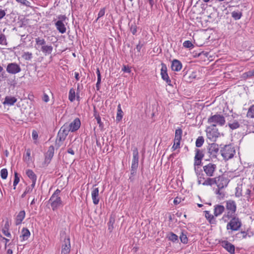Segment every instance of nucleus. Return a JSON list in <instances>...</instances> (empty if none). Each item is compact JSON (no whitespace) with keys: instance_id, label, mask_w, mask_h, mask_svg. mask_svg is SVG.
<instances>
[{"instance_id":"nucleus-1","label":"nucleus","mask_w":254,"mask_h":254,"mask_svg":"<svg viewBox=\"0 0 254 254\" xmlns=\"http://www.w3.org/2000/svg\"><path fill=\"white\" fill-rule=\"evenodd\" d=\"M225 207L226 211L223 214L221 220L224 222L226 223L233 216L235 215L237 205L235 201L228 200L225 201Z\"/></svg>"},{"instance_id":"nucleus-2","label":"nucleus","mask_w":254,"mask_h":254,"mask_svg":"<svg viewBox=\"0 0 254 254\" xmlns=\"http://www.w3.org/2000/svg\"><path fill=\"white\" fill-rule=\"evenodd\" d=\"M227 222L226 229L229 234L239 231L242 225L241 220L236 216H233Z\"/></svg>"},{"instance_id":"nucleus-3","label":"nucleus","mask_w":254,"mask_h":254,"mask_svg":"<svg viewBox=\"0 0 254 254\" xmlns=\"http://www.w3.org/2000/svg\"><path fill=\"white\" fill-rule=\"evenodd\" d=\"M207 122L210 124L211 126L216 127L217 126H223L225 124L226 121L222 115L216 114L209 117Z\"/></svg>"},{"instance_id":"nucleus-4","label":"nucleus","mask_w":254,"mask_h":254,"mask_svg":"<svg viewBox=\"0 0 254 254\" xmlns=\"http://www.w3.org/2000/svg\"><path fill=\"white\" fill-rule=\"evenodd\" d=\"M61 235L62 239H64L62 241L61 254H69L71 248L70 238L66 236L64 232Z\"/></svg>"},{"instance_id":"nucleus-5","label":"nucleus","mask_w":254,"mask_h":254,"mask_svg":"<svg viewBox=\"0 0 254 254\" xmlns=\"http://www.w3.org/2000/svg\"><path fill=\"white\" fill-rule=\"evenodd\" d=\"M205 131L207 138L210 141H216L217 138L220 136V133L216 127L208 126L206 127Z\"/></svg>"},{"instance_id":"nucleus-6","label":"nucleus","mask_w":254,"mask_h":254,"mask_svg":"<svg viewBox=\"0 0 254 254\" xmlns=\"http://www.w3.org/2000/svg\"><path fill=\"white\" fill-rule=\"evenodd\" d=\"M229 182L230 180L228 178V175L226 174H223L215 178V184L219 189H223L226 187Z\"/></svg>"},{"instance_id":"nucleus-7","label":"nucleus","mask_w":254,"mask_h":254,"mask_svg":"<svg viewBox=\"0 0 254 254\" xmlns=\"http://www.w3.org/2000/svg\"><path fill=\"white\" fill-rule=\"evenodd\" d=\"M58 20L55 23V26L60 33L64 34L66 32V30L65 23H66L67 18L64 15H60L58 16Z\"/></svg>"},{"instance_id":"nucleus-8","label":"nucleus","mask_w":254,"mask_h":254,"mask_svg":"<svg viewBox=\"0 0 254 254\" xmlns=\"http://www.w3.org/2000/svg\"><path fill=\"white\" fill-rule=\"evenodd\" d=\"M221 156L224 159H231L235 154V149L231 145H225L220 151Z\"/></svg>"},{"instance_id":"nucleus-9","label":"nucleus","mask_w":254,"mask_h":254,"mask_svg":"<svg viewBox=\"0 0 254 254\" xmlns=\"http://www.w3.org/2000/svg\"><path fill=\"white\" fill-rule=\"evenodd\" d=\"M220 152H219L218 145L215 143H211L209 147L208 148V155L210 158H215L219 154Z\"/></svg>"},{"instance_id":"nucleus-10","label":"nucleus","mask_w":254,"mask_h":254,"mask_svg":"<svg viewBox=\"0 0 254 254\" xmlns=\"http://www.w3.org/2000/svg\"><path fill=\"white\" fill-rule=\"evenodd\" d=\"M49 201L53 210L57 209L58 207L63 205L62 201L60 196H55L52 195Z\"/></svg>"},{"instance_id":"nucleus-11","label":"nucleus","mask_w":254,"mask_h":254,"mask_svg":"<svg viewBox=\"0 0 254 254\" xmlns=\"http://www.w3.org/2000/svg\"><path fill=\"white\" fill-rule=\"evenodd\" d=\"M21 71L20 66L16 63H10L8 64L6 67V71L11 74H16Z\"/></svg>"},{"instance_id":"nucleus-12","label":"nucleus","mask_w":254,"mask_h":254,"mask_svg":"<svg viewBox=\"0 0 254 254\" xmlns=\"http://www.w3.org/2000/svg\"><path fill=\"white\" fill-rule=\"evenodd\" d=\"M161 75L162 78L169 85H171V81L167 73V67L164 64H161Z\"/></svg>"},{"instance_id":"nucleus-13","label":"nucleus","mask_w":254,"mask_h":254,"mask_svg":"<svg viewBox=\"0 0 254 254\" xmlns=\"http://www.w3.org/2000/svg\"><path fill=\"white\" fill-rule=\"evenodd\" d=\"M222 246L231 254L235 253V247L234 245L229 243L227 241H223L221 242Z\"/></svg>"},{"instance_id":"nucleus-14","label":"nucleus","mask_w":254,"mask_h":254,"mask_svg":"<svg viewBox=\"0 0 254 254\" xmlns=\"http://www.w3.org/2000/svg\"><path fill=\"white\" fill-rule=\"evenodd\" d=\"M216 169L215 164H209L203 167L204 171L208 176L211 177L213 175V173Z\"/></svg>"},{"instance_id":"nucleus-15","label":"nucleus","mask_w":254,"mask_h":254,"mask_svg":"<svg viewBox=\"0 0 254 254\" xmlns=\"http://www.w3.org/2000/svg\"><path fill=\"white\" fill-rule=\"evenodd\" d=\"M81 125L80 121L78 118L75 119L69 125V130L74 132L80 127Z\"/></svg>"},{"instance_id":"nucleus-16","label":"nucleus","mask_w":254,"mask_h":254,"mask_svg":"<svg viewBox=\"0 0 254 254\" xmlns=\"http://www.w3.org/2000/svg\"><path fill=\"white\" fill-rule=\"evenodd\" d=\"M225 210V207L220 204H217L214 206V215L218 217L221 215Z\"/></svg>"},{"instance_id":"nucleus-17","label":"nucleus","mask_w":254,"mask_h":254,"mask_svg":"<svg viewBox=\"0 0 254 254\" xmlns=\"http://www.w3.org/2000/svg\"><path fill=\"white\" fill-rule=\"evenodd\" d=\"M91 196L93 202L94 204H98L99 202V189L97 188H94L91 192Z\"/></svg>"},{"instance_id":"nucleus-18","label":"nucleus","mask_w":254,"mask_h":254,"mask_svg":"<svg viewBox=\"0 0 254 254\" xmlns=\"http://www.w3.org/2000/svg\"><path fill=\"white\" fill-rule=\"evenodd\" d=\"M182 68L181 62L178 60H174L172 62L171 68L173 71H180Z\"/></svg>"},{"instance_id":"nucleus-19","label":"nucleus","mask_w":254,"mask_h":254,"mask_svg":"<svg viewBox=\"0 0 254 254\" xmlns=\"http://www.w3.org/2000/svg\"><path fill=\"white\" fill-rule=\"evenodd\" d=\"M49 163V160H36V161L34 162L35 167L38 168L45 167Z\"/></svg>"},{"instance_id":"nucleus-20","label":"nucleus","mask_w":254,"mask_h":254,"mask_svg":"<svg viewBox=\"0 0 254 254\" xmlns=\"http://www.w3.org/2000/svg\"><path fill=\"white\" fill-rule=\"evenodd\" d=\"M205 217L207 221L211 224L215 225L217 223V220L215 218L214 215L211 214L209 211H205L204 212Z\"/></svg>"},{"instance_id":"nucleus-21","label":"nucleus","mask_w":254,"mask_h":254,"mask_svg":"<svg viewBox=\"0 0 254 254\" xmlns=\"http://www.w3.org/2000/svg\"><path fill=\"white\" fill-rule=\"evenodd\" d=\"M228 126L232 130L238 128L240 126L239 120L236 119L230 120L228 123Z\"/></svg>"},{"instance_id":"nucleus-22","label":"nucleus","mask_w":254,"mask_h":254,"mask_svg":"<svg viewBox=\"0 0 254 254\" xmlns=\"http://www.w3.org/2000/svg\"><path fill=\"white\" fill-rule=\"evenodd\" d=\"M25 217V212L24 210L20 211L17 215L15 218V224L18 225L20 224Z\"/></svg>"},{"instance_id":"nucleus-23","label":"nucleus","mask_w":254,"mask_h":254,"mask_svg":"<svg viewBox=\"0 0 254 254\" xmlns=\"http://www.w3.org/2000/svg\"><path fill=\"white\" fill-rule=\"evenodd\" d=\"M17 101V99L14 97L6 96L4 101L3 102V105L12 106Z\"/></svg>"},{"instance_id":"nucleus-24","label":"nucleus","mask_w":254,"mask_h":254,"mask_svg":"<svg viewBox=\"0 0 254 254\" xmlns=\"http://www.w3.org/2000/svg\"><path fill=\"white\" fill-rule=\"evenodd\" d=\"M30 235V232L27 228H23L21 231V235L20 238L22 239L23 241L27 240Z\"/></svg>"},{"instance_id":"nucleus-25","label":"nucleus","mask_w":254,"mask_h":254,"mask_svg":"<svg viewBox=\"0 0 254 254\" xmlns=\"http://www.w3.org/2000/svg\"><path fill=\"white\" fill-rule=\"evenodd\" d=\"M41 50L42 52L46 55H49L52 52L53 47L51 45H45L44 46H42L41 47Z\"/></svg>"},{"instance_id":"nucleus-26","label":"nucleus","mask_w":254,"mask_h":254,"mask_svg":"<svg viewBox=\"0 0 254 254\" xmlns=\"http://www.w3.org/2000/svg\"><path fill=\"white\" fill-rule=\"evenodd\" d=\"M123 116V112L122 111V108H121V104H119L118 105L117 108V114L116 116V121L118 122H120L122 120V118Z\"/></svg>"},{"instance_id":"nucleus-27","label":"nucleus","mask_w":254,"mask_h":254,"mask_svg":"<svg viewBox=\"0 0 254 254\" xmlns=\"http://www.w3.org/2000/svg\"><path fill=\"white\" fill-rule=\"evenodd\" d=\"M54 146H50L46 153V159H52L54 156Z\"/></svg>"},{"instance_id":"nucleus-28","label":"nucleus","mask_w":254,"mask_h":254,"mask_svg":"<svg viewBox=\"0 0 254 254\" xmlns=\"http://www.w3.org/2000/svg\"><path fill=\"white\" fill-rule=\"evenodd\" d=\"M35 42L36 47L37 48H39L40 46H44L45 45H46V41L44 39L41 38L40 37L36 38L35 39Z\"/></svg>"},{"instance_id":"nucleus-29","label":"nucleus","mask_w":254,"mask_h":254,"mask_svg":"<svg viewBox=\"0 0 254 254\" xmlns=\"http://www.w3.org/2000/svg\"><path fill=\"white\" fill-rule=\"evenodd\" d=\"M26 174L29 179L32 181L37 180V177L35 174L31 170L28 169L26 170Z\"/></svg>"},{"instance_id":"nucleus-30","label":"nucleus","mask_w":254,"mask_h":254,"mask_svg":"<svg viewBox=\"0 0 254 254\" xmlns=\"http://www.w3.org/2000/svg\"><path fill=\"white\" fill-rule=\"evenodd\" d=\"M182 132L183 131L181 128H177L175 131L174 140L181 141L182 139Z\"/></svg>"},{"instance_id":"nucleus-31","label":"nucleus","mask_w":254,"mask_h":254,"mask_svg":"<svg viewBox=\"0 0 254 254\" xmlns=\"http://www.w3.org/2000/svg\"><path fill=\"white\" fill-rule=\"evenodd\" d=\"M214 181L215 178H208L206 180L203 181V182L202 183V185L203 186H212L215 184Z\"/></svg>"},{"instance_id":"nucleus-32","label":"nucleus","mask_w":254,"mask_h":254,"mask_svg":"<svg viewBox=\"0 0 254 254\" xmlns=\"http://www.w3.org/2000/svg\"><path fill=\"white\" fill-rule=\"evenodd\" d=\"M167 238L173 242H176L178 241V236L172 232H170L168 234Z\"/></svg>"},{"instance_id":"nucleus-33","label":"nucleus","mask_w":254,"mask_h":254,"mask_svg":"<svg viewBox=\"0 0 254 254\" xmlns=\"http://www.w3.org/2000/svg\"><path fill=\"white\" fill-rule=\"evenodd\" d=\"M68 99L70 102H73L75 99V91L73 88H71L69 91Z\"/></svg>"},{"instance_id":"nucleus-34","label":"nucleus","mask_w":254,"mask_h":254,"mask_svg":"<svg viewBox=\"0 0 254 254\" xmlns=\"http://www.w3.org/2000/svg\"><path fill=\"white\" fill-rule=\"evenodd\" d=\"M204 138L203 136H198V138L196 139L195 141V145L197 147H200L202 146L203 144L204 143Z\"/></svg>"},{"instance_id":"nucleus-35","label":"nucleus","mask_w":254,"mask_h":254,"mask_svg":"<svg viewBox=\"0 0 254 254\" xmlns=\"http://www.w3.org/2000/svg\"><path fill=\"white\" fill-rule=\"evenodd\" d=\"M32 57V54L29 52H24L22 55V58L26 61H30Z\"/></svg>"},{"instance_id":"nucleus-36","label":"nucleus","mask_w":254,"mask_h":254,"mask_svg":"<svg viewBox=\"0 0 254 254\" xmlns=\"http://www.w3.org/2000/svg\"><path fill=\"white\" fill-rule=\"evenodd\" d=\"M201 164V160H195L194 163V170L196 174V175L198 174V172H199V166H200Z\"/></svg>"},{"instance_id":"nucleus-37","label":"nucleus","mask_w":254,"mask_h":254,"mask_svg":"<svg viewBox=\"0 0 254 254\" xmlns=\"http://www.w3.org/2000/svg\"><path fill=\"white\" fill-rule=\"evenodd\" d=\"M204 157V154L202 150L199 149L195 150V154L194 159H202Z\"/></svg>"},{"instance_id":"nucleus-38","label":"nucleus","mask_w":254,"mask_h":254,"mask_svg":"<svg viewBox=\"0 0 254 254\" xmlns=\"http://www.w3.org/2000/svg\"><path fill=\"white\" fill-rule=\"evenodd\" d=\"M247 115L248 117H250L251 118H254V105L250 107Z\"/></svg>"},{"instance_id":"nucleus-39","label":"nucleus","mask_w":254,"mask_h":254,"mask_svg":"<svg viewBox=\"0 0 254 254\" xmlns=\"http://www.w3.org/2000/svg\"><path fill=\"white\" fill-rule=\"evenodd\" d=\"M222 189H219L217 188V189L215 190L216 194L218 195V197L219 198H222L224 197L225 194V192L222 190Z\"/></svg>"},{"instance_id":"nucleus-40","label":"nucleus","mask_w":254,"mask_h":254,"mask_svg":"<svg viewBox=\"0 0 254 254\" xmlns=\"http://www.w3.org/2000/svg\"><path fill=\"white\" fill-rule=\"evenodd\" d=\"M247 233L245 231H241L240 232L238 233L236 235V237L238 238L242 239H245L247 237Z\"/></svg>"},{"instance_id":"nucleus-41","label":"nucleus","mask_w":254,"mask_h":254,"mask_svg":"<svg viewBox=\"0 0 254 254\" xmlns=\"http://www.w3.org/2000/svg\"><path fill=\"white\" fill-rule=\"evenodd\" d=\"M17 2L27 7H31V2L27 0H15Z\"/></svg>"},{"instance_id":"nucleus-42","label":"nucleus","mask_w":254,"mask_h":254,"mask_svg":"<svg viewBox=\"0 0 254 254\" xmlns=\"http://www.w3.org/2000/svg\"><path fill=\"white\" fill-rule=\"evenodd\" d=\"M70 131L69 130V128L65 125L63 126L61 129H60L59 131L61 132L62 133H63L64 134H66L67 135L69 131Z\"/></svg>"},{"instance_id":"nucleus-43","label":"nucleus","mask_w":254,"mask_h":254,"mask_svg":"<svg viewBox=\"0 0 254 254\" xmlns=\"http://www.w3.org/2000/svg\"><path fill=\"white\" fill-rule=\"evenodd\" d=\"M243 77L247 78L254 77V69L244 73Z\"/></svg>"},{"instance_id":"nucleus-44","label":"nucleus","mask_w":254,"mask_h":254,"mask_svg":"<svg viewBox=\"0 0 254 254\" xmlns=\"http://www.w3.org/2000/svg\"><path fill=\"white\" fill-rule=\"evenodd\" d=\"M131 151L132 152L133 159L138 158V152L136 147H132L131 148Z\"/></svg>"},{"instance_id":"nucleus-45","label":"nucleus","mask_w":254,"mask_h":254,"mask_svg":"<svg viewBox=\"0 0 254 254\" xmlns=\"http://www.w3.org/2000/svg\"><path fill=\"white\" fill-rule=\"evenodd\" d=\"M67 135L59 131L58 134V139L59 141L63 142L64 141Z\"/></svg>"},{"instance_id":"nucleus-46","label":"nucleus","mask_w":254,"mask_h":254,"mask_svg":"<svg viewBox=\"0 0 254 254\" xmlns=\"http://www.w3.org/2000/svg\"><path fill=\"white\" fill-rule=\"evenodd\" d=\"M138 160H133L131 163V170L136 171L138 168Z\"/></svg>"},{"instance_id":"nucleus-47","label":"nucleus","mask_w":254,"mask_h":254,"mask_svg":"<svg viewBox=\"0 0 254 254\" xmlns=\"http://www.w3.org/2000/svg\"><path fill=\"white\" fill-rule=\"evenodd\" d=\"M232 16L235 20H238V19H240L241 18L242 13L241 12H239L233 11L232 13Z\"/></svg>"},{"instance_id":"nucleus-48","label":"nucleus","mask_w":254,"mask_h":254,"mask_svg":"<svg viewBox=\"0 0 254 254\" xmlns=\"http://www.w3.org/2000/svg\"><path fill=\"white\" fill-rule=\"evenodd\" d=\"M114 219L111 217L110 218L109 221L108 223V230L110 231V232L112 231L113 228H114Z\"/></svg>"},{"instance_id":"nucleus-49","label":"nucleus","mask_w":254,"mask_h":254,"mask_svg":"<svg viewBox=\"0 0 254 254\" xmlns=\"http://www.w3.org/2000/svg\"><path fill=\"white\" fill-rule=\"evenodd\" d=\"M183 46L185 47V48H190V49H192L193 48V44H192V43L190 41H189V40H187V41H185L184 43H183Z\"/></svg>"},{"instance_id":"nucleus-50","label":"nucleus","mask_w":254,"mask_h":254,"mask_svg":"<svg viewBox=\"0 0 254 254\" xmlns=\"http://www.w3.org/2000/svg\"><path fill=\"white\" fill-rule=\"evenodd\" d=\"M7 170L6 169H2L0 171V177L2 179H6L7 177Z\"/></svg>"},{"instance_id":"nucleus-51","label":"nucleus","mask_w":254,"mask_h":254,"mask_svg":"<svg viewBox=\"0 0 254 254\" xmlns=\"http://www.w3.org/2000/svg\"><path fill=\"white\" fill-rule=\"evenodd\" d=\"M20 179L19 178L18 176V174L17 173H14V180L13 182V186H14V189L15 190L16 188V185L18 184L19 182Z\"/></svg>"},{"instance_id":"nucleus-52","label":"nucleus","mask_w":254,"mask_h":254,"mask_svg":"<svg viewBox=\"0 0 254 254\" xmlns=\"http://www.w3.org/2000/svg\"><path fill=\"white\" fill-rule=\"evenodd\" d=\"M180 238L181 241L183 243L187 244L188 243V238L185 234L182 233V234L180 236Z\"/></svg>"},{"instance_id":"nucleus-53","label":"nucleus","mask_w":254,"mask_h":254,"mask_svg":"<svg viewBox=\"0 0 254 254\" xmlns=\"http://www.w3.org/2000/svg\"><path fill=\"white\" fill-rule=\"evenodd\" d=\"M0 44L5 45L6 44V38L4 35L1 33H0Z\"/></svg>"},{"instance_id":"nucleus-54","label":"nucleus","mask_w":254,"mask_h":254,"mask_svg":"<svg viewBox=\"0 0 254 254\" xmlns=\"http://www.w3.org/2000/svg\"><path fill=\"white\" fill-rule=\"evenodd\" d=\"M197 175L198 177V181H197L198 184V185L202 184V183L203 182L202 181L204 179V178L202 177V176H203V174L202 173L200 174V173L199 172H198V173Z\"/></svg>"},{"instance_id":"nucleus-55","label":"nucleus","mask_w":254,"mask_h":254,"mask_svg":"<svg viewBox=\"0 0 254 254\" xmlns=\"http://www.w3.org/2000/svg\"><path fill=\"white\" fill-rule=\"evenodd\" d=\"M130 31L133 35L137 32V27L135 25H131L130 27Z\"/></svg>"},{"instance_id":"nucleus-56","label":"nucleus","mask_w":254,"mask_h":254,"mask_svg":"<svg viewBox=\"0 0 254 254\" xmlns=\"http://www.w3.org/2000/svg\"><path fill=\"white\" fill-rule=\"evenodd\" d=\"M105 8H103L101 9L98 12V18L96 19V20H98L99 18L103 16L105 14Z\"/></svg>"},{"instance_id":"nucleus-57","label":"nucleus","mask_w":254,"mask_h":254,"mask_svg":"<svg viewBox=\"0 0 254 254\" xmlns=\"http://www.w3.org/2000/svg\"><path fill=\"white\" fill-rule=\"evenodd\" d=\"M180 141L174 140V145L173 146V148L174 149H176L177 148H178V147H180Z\"/></svg>"},{"instance_id":"nucleus-58","label":"nucleus","mask_w":254,"mask_h":254,"mask_svg":"<svg viewBox=\"0 0 254 254\" xmlns=\"http://www.w3.org/2000/svg\"><path fill=\"white\" fill-rule=\"evenodd\" d=\"M2 233L5 236L7 237H10L11 236V234L8 232L7 228H5L4 229H2Z\"/></svg>"},{"instance_id":"nucleus-59","label":"nucleus","mask_w":254,"mask_h":254,"mask_svg":"<svg viewBox=\"0 0 254 254\" xmlns=\"http://www.w3.org/2000/svg\"><path fill=\"white\" fill-rule=\"evenodd\" d=\"M32 138L34 140H36L38 138V134L36 130H33L32 133Z\"/></svg>"},{"instance_id":"nucleus-60","label":"nucleus","mask_w":254,"mask_h":254,"mask_svg":"<svg viewBox=\"0 0 254 254\" xmlns=\"http://www.w3.org/2000/svg\"><path fill=\"white\" fill-rule=\"evenodd\" d=\"M42 100L45 102H48L49 101V97L48 95L45 93L44 94L43 96L42 97Z\"/></svg>"},{"instance_id":"nucleus-61","label":"nucleus","mask_w":254,"mask_h":254,"mask_svg":"<svg viewBox=\"0 0 254 254\" xmlns=\"http://www.w3.org/2000/svg\"><path fill=\"white\" fill-rule=\"evenodd\" d=\"M135 173H136V171H133V170H130V176L129 177V179L131 181H133V178H132V177L135 175Z\"/></svg>"},{"instance_id":"nucleus-62","label":"nucleus","mask_w":254,"mask_h":254,"mask_svg":"<svg viewBox=\"0 0 254 254\" xmlns=\"http://www.w3.org/2000/svg\"><path fill=\"white\" fill-rule=\"evenodd\" d=\"M5 15V12L4 10L0 9V19H2Z\"/></svg>"},{"instance_id":"nucleus-63","label":"nucleus","mask_w":254,"mask_h":254,"mask_svg":"<svg viewBox=\"0 0 254 254\" xmlns=\"http://www.w3.org/2000/svg\"><path fill=\"white\" fill-rule=\"evenodd\" d=\"M96 73H97V79H98V81H99V80H101V76L100 70L98 68H97V69H96Z\"/></svg>"},{"instance_id":"nucleus-64","label":"nucleus","mask_w":254,"mask_h":254,"mask_svg":"<svg viewBox=\"0 0 254 254\" xmlns=\"http://www.w3.org/2000/svg\"><path fill=\"white\" fill-rule=\"evenodd\" d=\"M142 47V45H141L140 43H139L138 45H136L135 49L137 50V51L138 53H140V51Z\"/></svg>"}]
</instances>
